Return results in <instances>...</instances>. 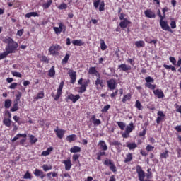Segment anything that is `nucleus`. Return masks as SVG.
Wrapping results in <instances>:
<instances>
[{
  "label": "nucleus",
  "instance_id": "obj_1",
  "mask_svg": "<svg viewBox=\"0 0 181 181\" xmlns=\"http://www.w3.org/2000/svg\"><path fill=\"white\" fill-rule=\"evenodd\" d=\"M2 40L4 43L7 45L6 46L5 50L8 54L16 53L18 47H19V44H18V42L13 40V39H12L11 37H5Z\"/></svg>",
  "mask_w": 181,
  "mask_h": 181
},
{
  "label": "nucleus",
  "instance_id": "obj_2",
  "mask_svg": "<svg viewBox=\"0 0 181 181\" xmlns=\"http://www.w3.org/2000/svg\"><path fill=\"white\" fill-rule=\"evenodd\" d=\"M58 26L59 27H53V30L54 31L55 35L59 36L60 33H62V32H63V33H66L67 28L66 27V25H64V22L60 21L58 23Z\"/></svg>",
  "mask_w": 181,
  "mask_h": 181
},
{
  "label": "nucleus",
  "instance_id": "obj_3",
  "mask_svg": "<svg viewBox=\"0 0 181 181\" xmlns=\"http://www.w3.org/2000/svg\"><path fill=\"white\" fill-rule=\"evenodd\" d=\"M145 87L147 88H149V90H153V91L156 88V84H152V83H154L155 79L151 76H147L145 78Z\"/></svg>",
  "mask_w": 181,
  "mask_h": 181
},
{
  "label": "nucleus",
  "instance_id": "obj_4",
  "mask_svg": "<svg viewBox=\"0 0 181 181\" xmlns=\"http://www.w3.org/2000/svg\"><path fill=\"white\" fill-rule=\"evenodd\" d=\"M60 50H62V47L60 45H59L58 44H55L52 45L49 49L48 52L49 53V54H51L52 56H57V54H59V52H60Z\"/></svg>",
  "mask_w": 181,
  "mask_h": 181
},
{
  "label": "nucleus",
  "instance_id": "obj_5",
  "mask_svg": "<svg viewBox=\"0 0 181 181\" xmlns=\"http://www.w3.org/2000/svg\"><path fill=\"white\" fill-rule=\"evenodd\" d=\"M93 6L95 9H98L99 7V12H103V11L105 10V3H104V1H101V0H94Z\"/></svg>",
  "mask_w": 181,
  "mask_h": 181
},
{
  "label": "nucleus",
  "instance_id": "obj_6",
  "mask_svg": "<svg viewBox=\"0 0 181 181\" xmlns=\"http://www.w3.org/2000/svg\"><path fill=\"white\" fill-rule=\"evenodd\" d=\"M80 98V95H74L73 93H71L66 96V101H67V103L71 101L72 103H77V101H78Z\"/></svg>",
  "mask_w": 181,
  "mask_h": 181
},
{
  "label": "nucleus",
  "instance_id": "obj_7",
  "mask_svg": "<svg viewBox=\"0 0 181 181\" xmlns=\"http://www.w3.org/2000/svg\"><path fill=\"white\" fill-rule=\"evenodd\" d=\"M107 88L110 91H113V90H115L117 88V81H115V78H111L110 80L107 81Z\"/></svg>",
  "mask_w": 181,
  "mask_h": 181
},
{
  "label": "nucleus",
  "instance_id": "obj_8",
  "mask_svg": "<svg viewBox=\"0 0 181 181\" xmlns=\"http://www.w3.org/2000/svg\"><path fill=\"white\" fill-rule=\"evenodd\" d=\"M136 170L138 174V177L140 181H145V172L142 170V168L139 165H137L136 168Z\"/></svg>",
  "mask_w": 181,
  "mask_h": 181
},
{
  "label": "nucleus",
  "instance_id": "obj_9",
  "mask_svg": "<svg viewBox=\"0 0 181 181\" xmlns=\"http://www.w3.org/2000/svg\"><path fill=\"white\" fill-rule=\"evenodd\" d=\"M160 25L161 26V28L163 30H166L167 32H170V33H173V30H172V28H170V26H169V24L163 20L160 21Z\"/></svg>",
  "mask_w": 181,
  "mask_h": 181
},
{
  "label": "nucleus",
  "instance_id": "obj_10",
  "mask_svg": "<svg viewBox=\"0 0 181 181\" xmlns=\"http://www.w3.org/2000/svg\"><path fill=\"white\" fill-rule=\"evenodd\" d=\"M64 86V81H61L59 88L57 89V93L54 97L55 101H57L59 98L62 96V91H63V87Z\"/></svg>",
  "mask_w": 181,
  "mask_h": 181
},
{
  "label": "nucleus",
  "instance_id": "obj_11",
  "mask_svg": "<svg viewBox=\"0 0 181 181\" xmlns=\"http://www.w3.org/2000/svg\"><path fill=\"white\" fill-rule=\"evenodd\" d=\"M144 15L146 18H149L150 19H155L156 18V14L155 12L151 9H147L144 11Z\"/></svg>",
  "mask_w": 181,
  "mask_h": 181
},
{
  "label": "nucleus",
  "instance_id": "obj_12",
  "mask_svg": "<svg viewBox=\"0 0 181 181\" xmlns=\"http://www.w3.org/2000/svg\"><path fill=\"white\" fill-rule=\"evenodd\" d=\"M153 93L157 98H164L165 97V93H163V90H162V89H154Z\"/></svg>",
  "mask_w": 181,
  "mask_h": 181
},
{
  "label": "nucleus",
  "instance_id": "obj_13",
  "mask_svg": "<svg viewBox=\"0 0 181 181\" xmlns=\"http://www.w3.org/2000/svg\"><path fill=\"white\" fill-rule=\"evenodd\" d=\"M68 74L71 78L70 83L71 84H74V83H76V71H74L73 69H69Z\"/></svg>",
  "mask_w": 181,
  "mask_h": 181
},
{
  "label": "nucleus",
  "instance_id": "obj_14",
  "mask_svg": "<svg viewBox=\"0 0 181 181\" xmlns=\"http://www.w3.org/2000/svg\"><path fill=\"white\" fill-rule=\"evenodd\" d=\"M118 69H119L122 71H125V73H128V71H130L132 68L129 65H127L126 64H122L118 66Z\"/></svg>",
  "mask_w": 181,
  "mask_h": 181
},
{
  "label": "nucleus",
  "instance_id": "obj_15",
  "mask_svg": "<svg viewBox=\"0 0 181 181\" xmlns=\"http://www.w3.org/2000/svg\"><path fill=\"white\" fill-rule=\"evenodd\" d=\"M111 145H113V146H115L119 153H121V151H122V144H121V142L118 141H114L111 143Z\"/></svg>",
  "mask_w": 181,
  "mask_h": 181
},
{
  "label": "nucleus",
  "instance_id": "obj_16",
  "mask_svg": "<svg viewBox=\"0 0 181 181\" xmlns=\"http://www.w3.org/2000/svg\"><path fill=\"white\" fill-rule=\"evenodd\" d=\"M88 74L92 76H95L96 77H100V72L97 71L95 66H90L88 70Z\"/></svg>",
  "mask_w": 181,
  "mask_h": 181
},
{
  "label": "nucleus",
  "instance_id": "obj_17",
  "mask_svg": "<svg viewBox=\"0 0 181 181\" xmlns=\"http://www.w3.org/2000/svg\"><path fill=\"white\" fill-rule=\"evenodd\" d=\"M130 23H131V21H129L128 18H124L122 21L119 23V25L122 29H127V28H128V25H130Z\"/></svg>",
  "mask_w": 181,
  "mask_h": 181
},
{
  "label": "nucleus",
  "instance_id": "obj_18",
  "mask_svg": "<svg viewBox=\"0 0 181 181\" xmlns=\"http://www.w3.org/2000/svg\"><path fill=\"white\" fill-rule=\"evenodd\" d=\"M95 86L96 87H98V86H100V87L101 88H103L104 87V80L101 79L100 78V76L98 78H96V80L95 81Z\"/></svg>",
  "mask_w": 181,
  "mask_h": 181
},
{
  "label": "nucleus",
  "instance_id": "obj_19",
  "mask_svg": "<svg viewBox=\"0 0 181 181\" xmlns=\"http://www.w3.org/2000/svg\"><path fill=\"white\" fill-rule=\"evenodd\" d=\"M62 163L65 165L66 170H70V169L71 168V160H70V159L63 160Z\"/></svg>",
  "mask_w": 181,
  "mask_h": 181
},
{
  "label": "nucleus",
  "instance_id": "obj_20",
  "mask_svg": "<svg viewBox=\"0 0 181 181\" xmlns=\"http://www.w3.org/2000/svg\"><path fill=\"white\" fill-rule=\"evenodd\" d=\"M112 73H114V69L112 68H108L107 70L103 71V74H105V76H107L108 77H111V76H112Z\"/></svg>",
  "mask_w": 181,
  "mask_h": 181
},
{
  "label": "nucleus",
  "instance_id": "obj_21",
  "mask_svg": "<svg viewBox=\"0 0 181 181\" xmlns=\"http://www.w3.org/2000/svg\"><path fill=\"white\" fill-rule=\"evenodd\" d=\"M55 132L57 134V136L59 138V139H62L64 135V132H66L64 130L57 129L55 130Z\"/></svg>",
  "mask_w": 181,
  "mask_h": 181
},
{
  "label": "nucleus",
  "instance_id": "obj_22",
  "mask_svg": "<svg viewBox=\"0 0 181 181\" xmlns=\"http://www.w3.org/2000/svg\"><path fill=\"white\" fill-rule=\"evenodd\" d=\"M72 44L74 46H83L84 42H83V40H74L72 41Z\"/></svg>",
  "mask_w": 181,
  "mask_h": 181
},
{
  "label": "nucleus",
  "instance_id": "obj_23",
  "mask_svg": "<svg viewBox=\"0 0 181 181\" xmlns=\"http://www.w3.org/2000/svg\"><path fill=\"white\" fill-rule=\"evenodd\" d=\"M49 77H54L56 76V70L54 69V66H52L48 71Z\"/></svg>",
  "mask_w": 181,
  "mask_h": 181
},
{
  "label": "nucleus",
  "instance_id": "obj_24",
  "mask_svg": "<svg viewBox=\"0 0 181 181\" xmlns=\"http://www.w3.org/2000/svg\"><path fill=\"white\" fill-rule=\"evenodd\" d=\"M135 46L138 47V49L141 47H145V42H144V40L136 41Z\"/></svg>",
  "mask_w": 181,
  "mask_h": 181
},
{
  "label": "nucleus",
  "instance_id": "obj_25",
  "mask_svg": "<svg viewBox=\"0 0 181 181\" xmlns=\"http://www.w3.org/2000/svg\"><path fill=\"white\" fill-rule=\"evenodd\" d=\"M162 121H165V114H158V116L156 119V123L160 124Z\"/></svg>",
  "mask_w": 181,
  "mask_h": 181
},
{
  "label": "nucleus",
  "instance_id": "obj_26",
  "mask_svg": "<svg viewBox=\"0 0 181 181\" xmlns=\"http://www.w3.org/2000/svg\"><path fill=\"white\" fill-rule=\"evenodd\" d=\"M70 152L71 153H77L78 152H81V148L78 146H74L70 149Z\"/></svg>",
  "mask_w": 181,
  "mask_h": 181
},
{
  "label": "nucleus",
  "instance_id": "obj_27",
  "mask_svg": "<svg viewBox=\"0 0 181 181\" xmlns=\"http://www.w3.org/2000/svg\"><path fill=\"white\" fill-rule=\"evenodd\" d=\"M27 135L26 134H18L13 139L12 142H15L16 141H18L19 138H26Z\"/></svg>",
  "mask_w": 181,
  "mask_h": 181
},
{
  "label": "nucleus",
  "instance_id": "obj_28",
  "mask_svg": "<svg viewBox=\"0 0 181 181\" xmlns=\"http://www.w3.org/2000/svg\"><path fill=\"white\" fill-rule=\"evenodd\" d=\"M137 145L136 143H129L127 142V147L129 148V149H130V151H132V149H135V148H137Z\"/></svg>",
  "mask_w": 181,
  "mask_h": 181
},
{
  "label": "nucleus",
  "instance_id": "obj_29",
  "mask_svg": "<svg viewBox=\"0 0 181 181\" xmlns=\"http://www.w3.org/2000/svg\"><path fill=\"white\" fill-rule=\"evenodd\" d=\"M33 16L34 18H36V16H39V13L37 12H30L25 14V18H32Z\"/></svg>",
  "mask_w": 181,
  "mask_h": 181
},
{
  "label": "nucleus",
  "instance_id": "obj_30",
  "mask_svg": "<svg viewBox=\"0 0 181 181\" xmlns=\"http://www.w3.org/2000/svg\"><path fill=\"white\" fill-rule=\"evenodd\" d=\"M134 128L135 127H134V123H130L129 125L126 127V132H127V134H129L130 132H132V131H134Z\"/></svg>",
  "mask_w": 181,
  "mask_h": 181
},
{
  "label": "nucleus",
  "instance_id": "obj_31",
  "mask_svg": "<svg viewBox=\"0 0 181 181\" xmlns=\"http://www.w3.org/2000/svg\"><path fill=\"white\" fill-rule=\"evenodd\" d=\"M144 40L146 43H150L151 45H156V43H158V40H151V37H146Z\"/></svg>",
  "mask_w": 181,
  "mask_h": 181
},
{
  "label": "nucleus",
  "instance_id": "obj_32",
  "mask_svg": "<svg viewBox=\"0 0 181 181\" xmlns=\"http://www.w3.org/2000/svg\"><path fill=\"white\" fill-rule=\"evenodd\" d=\"M160 158H161V159H168V158H169V151L165 150V152L161 153Z\"/></svg>",
  "mask_w": 181,
  "mask_h": 181
},
{
  "label": "nucleus",
  "instance_id": "obj_33",
  "mask_svg": "<svg viewBox=\"0 0 181 181\" xmlns=\"http://www.w3.org/2000/svg\"><path fill=\"white\" fill-rule=\"evenodd\" d=\"M52 4H53V0H48L47 3L42 4V8L44 9H48V8H50Z\"/></svg>",
  "mask_w": 181,
  "mask_h": 181
},
{
  "label": "nucleus",
  "instance_id": "obj_34",
  "mask_svg": "<svg viewBox=\"0 0 181 181\" xmlns=\"http://www.w3.org/2000/svg\"><path fill=\"white\" fill-rule=\"evenodd\" d=\"M12 120L10 118H5L3 121V124L6 125V127H11L12 124Z\"/></svg>",
  "mask_w": 181,
  "mask_h": 181
},
{
  "label": "nucleus",
  "instance_id": "obj_35",
  "mask_svg": "<svg viewBox=\"0 0 181 181\" xmlns=\"http://www.w3.org/2000/svg\"><path fill=\"white\" fill-rule=\"evenodd\" d=\"M52 151H53V147H49L45 151H42V156H47L48 155H50V152H52Z\"/></svg>",
  "mask_w": 181,
  "mask_h": 181
},
{
  "label": "nucleus",
  "instance_id": "obj_36",
  "mask_svg": "<svg viewBox=\"0 0 181 181\" xmlns=\"http://www.w3.org/2000/svg\"><path fill=\"white\" fill-rule=\"evenodd\" d=\"M132 95L131 93H127V95H124L122 98V103H127V101H129L131 100Z\"/></svg>",
  "mask_w": 181,
  "mask_h": 181
},
{
  "label": "nucleus",
  "instance_id": "obj_37",
  "mask_svg": "<svg viewBox=\"0 0 181 181\" xmlns=\"http://www.w3.org/2000/svg\"><path fill=\"white\" fill-rule=\"evenodd\" d=\"M131 160H132V153H129L126 156L124 163H128V162H131Z\"/></svg>",
  "mask_w": 181,
  "mask_h": 181
},
{
  "label": "nucleus",
  "instance_id": "obj_38",
  "mask_svg": "<svg viewBox=\"0 0 181 181\" xmlns=\"http://www.w3.org/2000/svg\"><path fill=\"white\" fill-rule=\"evenodd\" d=\"M12 105V100L10 99H7L4 102V107L5 108H11V106Z\"/></svg>",
  "mask_w": 181,
  "mask_h": 181
},
{
  "label": "nucleus",
  "instance_id": "obj_39",
  "mask_svg": "<svg viewBox=\"0 0 181 181\" xmlns=\"http://www.w3.org/2000/svg\"><path fill=\"white\" fill-rule=\"evenodd\" d=\"M76 134L67 136L66 141H68V142H73V141H76Z\"/></svg>",
  "mask_w": 181,
  "mask_h": 181
},
{
  "label": "nucleus",
  "instance_id": "obj_40",
  "mask_svg": "<svg viewBox=\"0 0 181 181\" xmlns=\"http://www.w3.org/2000/svg\"><path fill=\"white\" fill-rule=\"evenodd\" d=\"M164 69H166V70H172V71H176V67L172 66V65H163Z\"/></svg>",
  "mask_w": 181,
  "mask_h": 181
},
{
  "label": "nucleus",
  "instance_id": "obj_41",
  "mask_svg": "<svg viewBox=\"0 0 181 181\" xmlns=\"http://www.w3.org/2000/svg\"><path fill=\"white\" fill-rule=\"evenodd\" d=\"M99 144L100 145L103 151H107L108 149V147L107 146V144H105V142L104 141H100Z\"/></svg>",
  "mask_w": 181,
  "mask_h": 181
},
{
  "label": "nucleus",
  "instance_id": "obj_42",
  "mask_svg": "<svg viewBox=\"0 0 181 181\" xmlns=\"http://www.w3.org/2000/svg\"><path fill=\"white\" fill-rule=\"evenodd\" d=\"M92 121H93V124L94 125H100V124H101V120L98 119H95V116H93L91 118Z\"/></svg>",
  "mask_w": 181,
  "mask_h": 181
},
{
  "label": "nucleus",
  "instance_id": "obj_43",
  "mask_svg": "<svg viewBox=\"0 0 181 181\" xmlns=\"http://www.w3.org/2000/svg\"><path fill=\"white\" fill-rule=\"evenodd\" d=\"M69 59H70V54H66L64 57V58L62 61V64H67V62H69Z\"/></svg>",
  "mask_w": 181,
  "mask_h": 181
},
{
  "label": "nucleus",
  "instance_id": "obj_44",
  "mask_svg": "<svg viewBox=\"0 0 181 181\" xmlns=\"http://www.w3.org/2000/svg\"><path fill=\"white\" fill-rule=\"evenodd\" d=\"M19 110V107H18V102H15L13 107H11V112H15V111H18Z\"/></svg>",
  "mask_w": 181,
  "mask_h": 181
},
{
  "label": "nucleus",
  "instance_id": "obj_45",
  "mask_svg": "<svg viewBox=\"0 0 181 181\" xmlns=\"http://www.w3.org/2000/svg\"><path fill=\"white\" fill-rule=\"evenodd\" d=\"M30 144H36L37 142V139L33 135L30 136Z\"/></svg>",
  "mask_w": 181,
  "mask_h": 181
},
{
  "label": "nucleus",
  "instance_id": "obj_46",
  "mask_svg": "<svg viewBox=\"0 0 181 181\" xmlns=\"http://www.w3.org/2000/svg\"><path fill=\"white\" fill-rule=\"evenodd\" d=\"M8 54H9L8 53V52L6 50L5 52H4L3 53H1L0 54V60L5 59V57H6L8 56Z\"/></svg>",
  "mask_w": 181,
  "mask_h": 181
},
{
  "label": "nucleus",
  "instance_id": "obj_47",
  "mask_svg": "<svg viewBox=\"0 0 181 181\" xmlns=\"http://www.w3.org/2000/svg\"><path fill=\"white\" fill-rule=\"evenodd\" d=\"M58 9H60L61 11H63V9H67V5L66 3H62L59 6Z\"/></svg>",
  "mask_w": 181,
  "mask_h": 181
},
{
  "label": "nucleus",
  "instance_id": "obj_48",
  "mask_svg": "<svg viewBox=\"0 0 181 181\" xmlns=\"http://www.w3.org/2000/svg\"><path fill=\"white\" fill-rule=\"evenodd\" d=\"M117 125L123 131V129H125V123L122 122H117Z\"/></svg>",
  "mask_w": 181,
  "mask_h": 181
},
{
  "label": "nucleus",
  "instance_id": "obj_49",
  "mask_svg": "<svg viewBox=\"0 0 181 181\" xmlns=\"http://www.w3.org/2000/svg\"><path fill=\"white\" fill-rule=\"evenodd\" d=\"M11 74L14 77L22 78V74L20 72L12 71Z\"/></svg>",
  "mask_w": 181,
  "mask_h": 181
},
{
  "label": "nucleus",
  "instance_id": "obj_50",
  "mask_svg": "<svg viewBox=\"0 0 181 181\" xmlns=\"http://www.w3.org/2000/svg\"><path fill=\"white\" fill-rule=\"evenodd\" d=\"M44 97H45V93H43V91H41L39 93H37L35 98L36 100H39L40 98H43Z\"/></svg>",
  "mask_w": 181,
  "mask_h": 181
},
{
  "label": "nucleus",
  "instance_id": "obj_51",
  "mask_svg": "<svg viewBox=\"0 0 181 181\" xmlns=\"http://www.w3.org/2000/svg\"><path fill=\"white\" fill-rule=\"evenodd\" d=\"M100 49L101 50H105L107 49V45H105L104 40H102L100 42Z\"/></svg>",
  "mask_w": 181,
  "mask_h": 181
},
{
  "label": "nucleus",
  "instance_id": "obj_52",
  "mask_svg": "<svg viewBox=\"0 0 181 181\" xmlns=\"http://www.w3.org/2000/svg\"><path fill=\"white\" fill-rule=\"evenodd\" d=\"M35 176H42V175H43V171L39 170V169H36L35 170Z\"/></svg>",
  "mask_w": 181,
  "mask_h": 181
},
{
  "label": "nucleus",
  "instance_id": "obj_53",
  "mask_svg": "<svg viewBox=\"0 0 181 181\" xmlns=\"http://www.w3.org/2000/svg\"><path fill=\"white\" fill-rule=\"evenodd\" d=\"M169 60L170 63L173 64V66H176V58H175L174 57H170Z\"/></svg>",
  "mask_w": 181,
  "mask_h": 181
},
{
  "label": "nucleus",
  "instance_id": "obj_54",
  "mask_svg": "<svg viewBox=\"0 0 181 181\" xmlns=\"http://www.w3.org/2000/svg\"><path fill=\"white\" fill-rule=\"evenodd\" d=\"M136 108L138 110H142V105H141V102L139 100L136 101Z\"/></svg>",
  "mask_w": 181,
  "mask_h": 181
},
{
  "label": "nucleus",
  "instance_id": "obj_55",
  "mask_svg": "<svg viewBox=\"0 0 181 181\" xmlns=\"http://www.w3.org/2000/svg\"><path fill=\"white\" fill-rule=\"evenodd\" d=\"M87 90V88L83 85H81V86L79 88V90L78 93H86V90Z\"/></svg>",
  "mask_w": 181,
  "mask_h": 181
},
{
  "label": "nucleus",
  "instance_id": "obj_56",
  "mask_svg": "<svg viewBox=\"0 0 181 181\" xmlns=\"http://www.w3.org/2000/svg\"><path fill=\"white\" fill-rule=\"evenodd\" d=\"M112 161L111 160L106 159L104 162V165H106V166H110L112 164H113Z\"/></svg>",
  "mask_w": 181,
  "mask_h": 181
},
{
  "label": "nucleus",
  "instance_id": "obj_57",
  "mask_svg": "<svg viewBox=\"0 0 181 181\" xmlns=\"http://www.w3.org/2000/svg\"><path fill=\"white\" fill-rule=\"evenodd\" d=\"M16 87H18V83H13L9 86V88L11 90H15V88H16Z\"/></svg>",
  "mask_w": 181,
  "mask_h": 181
},
{
  "label": "nucleus",
  "instance_id": "obj_58",
  "mask_svg": "<svg viewBox=\"0 0 181 181\" xmlns=\"http://www.w3.org/2000/svg\"><path fill=\"white\" fill-rule=\"evenodd\" d=\"M42 168L45 172H47V170H50L52 169V165L48 166L47 165H45L42 166Z\"/></svg>",
  "mask_w": 181,
  "mask_h": 181
},
{
  "label": "nucleus",
  "instance_id": "obj_59",
  "mask_svg": "<svg viewBox=\"0 0 181 181\" xmlns=\"http://www.w3.org/2000/svg\"><path fill=\"white\" fill-rule=\"evenodd\" d=\"M168 11H169V8L168 7H165L162 9L163 16H164V19H165V18H166V12H168Z\"/></svg>",
  "mask_w": 181,
  "mask_h": 181
},
{
  "label": "nucleus",
  "instance_id": "obj_60",
  "mask_svg": "<svg viewBox=\"0 0 181 181\" xmlns=\"http://www.w3.org/2000/svg\"><path fill=\"white\" fill-rule=\"evenodd\" d=\"M110 107L111 106L110 105L104 106V107L102 109V112H107V111L110 110Z\"/></svg>",
  "mask_w": 181,
  "mask_h": 181
},
{
  "label": "nucleus",
  "instance_id": "obj_61",
  "mask_svg": "<svg viewBox=\"0 0 181 181\" xmlns=\"http://www.w3.org/2000/svg\"><path fill=\"white\" fill-rule=\"evenodd\" d=\"M41 62H45V63H49V59L47 58V57L43 55L42 57H41Z\"/></svg>",
  "mask_w": 181,
  "mask_h": 181
},
{
  "label": "nucleus",
  "instance_id": "obj_62",
  "mask_svg": "<svg viewBox=\"0 0 181 181\" xmlns=\"http://www.w3.org/2000/svg\"><path fill=\"white\" fill-rule=\"evenodd\" d=\"M170 25L171 29H176V21H172Z\"/></svg>",
  "mask_w": 181,
  "mask_h": 181
},
{
  "label": "nucleus",
  "instance_id": "obj_63",
  "mask_svg": "<svg viewBox=\"0 0 181 181\" xmlns=\"http://www.w3.org/2000/svg\"><path fill=\"white\" fill-rule=\"evenodd\" d=\"M110 170H112V172H117V167H115V165H114V163L110 166Z\"/></svg>",
  "mask_w": 181,
  "mask_h": 181
},
{
  "label": "nucleus",
  "instance_id": "obj_64",
  "mask_svg": "<svg viewBox=\"0 0 181 181\" xmlns=\"http://www.w3.org/2000/svg\"><path fill=\"white\" fill-rule=\"evenodd\" d=\"M90 84V79H86L82 84V86H84V87H86Z\"/></svg>",
  "mask_w": 181,
  "mask_h": 181
}]
</instances>
